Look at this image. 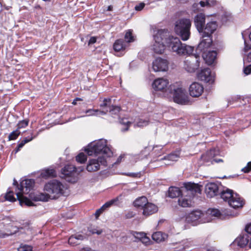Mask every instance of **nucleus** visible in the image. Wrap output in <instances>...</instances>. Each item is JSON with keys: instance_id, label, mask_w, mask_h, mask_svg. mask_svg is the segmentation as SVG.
<instances>
[{"instance_id": "nucleus-1", "label": "nucleus", "mask_w": 251, "mask_h": 251, "mask_svg": "<svg viewBox=\"0 0 251 251\" xmlns=\"http://www.w3.org/2000/svg\"><path fill=\"white\" fill-rule=\"evenodd\" d=\"M154 42L151 49L156 53H163L166 43L169 48L178 55H190L194 51V47L182 44L177 37L171 36L167 30L161 29L157 31L154 35Z\"/></svg>"}, {"instance_id": "nucleus-2", "label": "nucleus", "mask_w": 251, "mask_h": 251, "mask_svg": "<svg viewBox=\"0 0 251 251\" xmlns=\"http://www.w3.org/2000/svg\"><path fill=\"white\" fill-rule=\"evenodd\" d=\"M64 185L58 180L50 181L44 186L45 193L30 194V198L34 201H48L49 199H56L64 193Z\"/></svg>"}, {"instance_id": "nucleus-3", "label": "nucleus", "mask_w": 251, "mask_h": 251, "mask_svg": "<svg viewBox=\"0 0 251 251\" xmlns=\"http://www.w3.org/2000/svg\"><path fill=\"white\" fill-rule=\"evenodd\" d=\"M201 191L198 184L191 182L185 184V187L182 190L181 196L178 200V204L183 207L190 206L192 199L196 193H200Z\"/></svg>"}, {"instance_id": "nucleus-4", "label": "nucleus", "mask_w": 251, "mask_h": 251, "mask_svg": "<svg viewBox=\"0 0 251 251\" xmlns=\"http://www.w3.org/2000/svg\"><path fill=\"white\" fill-rule=\"evenodd\" d=\"M85 151L88 155H97L101 154V156L110 157L112 152L107 145L106 140L100 139L90 143L85 149Z\"/></svg>"}, {"instance_id": "nucleus-5", "label": "nucleus", "mask_w": 251, "mask_h": 251, "mask_svg": "<svg viewBox=\"0 0 251 251\" xmlns=\"http://www.w3.org/2000/svg\"><path fill=\"white\" fill-rule=\"evenodd\" d=\"M34 184V181L33 179H25L21 182L20 187L17 186L16 194L21 205L23 204L28 206L34 205L33 203L29 199L23 196L24 194L29 193Z\"/></svg>"}, {"instance_id": "nucleus-6", "label": "nucleus", "mask_w": 251, "mask_h": 251, "mask_svg": "<svg viewBox=\"0 0 251 251\" xmlns=\"http://www.w3.org/2000/svg\"><path fill=\"white\" fill-rule=\"evenodd\" d=\"M221 198L226 202L229 206L234 209H241L245 204L244 199L238 194L228 188H226L220 192Z\"/></svg>"}, {"instance_id": "nucleus-7", "label": "nucleus", "mask_w": 251, "mask_h": 251, "mask_svg": "<svg viewBox=\"0 0 251 251\" xmlns=\"http://www.w3.org/2000/svg\"><path fill=\"white\" fill-rule=\"evenodd\" d=\"M174 101L180 104H187L189 102L188 97L186 91L182 88L179 82H176L170 86Z\"/></svg>"}, {"instance_id": "nucleus-8", "label": "nucleus", "mask_w": 251, "mask_h": 251, "mask_svg": "<svg viewBox=\"0 0 251 251\" xmlns=\"http://www.w3.org/2000/svg\"><path fill=\"white\" fill-rule=\"evenodd\" d=\"M191 22L188 19H181L177 21L175 24V31L180 36L183 41L187 40L190 36Z\"/></svg>"}, {"instance_id": "nucleus-9", "label": "nucleus", "mask_w": 251, "mask_h": 251, "mask_svg": "<svg viewBox=\"0 0 251 251\" xmlns=\"http://www.w3.org/2000/svg\"><path fill=\"white\" fill-rule=\"evenodd\" d=\"M100 165L106 166V161L104 156H99L88 161L86 169L88 172H96L100 169Z\"/></svg>"}, {"instance_id": "nucleus-10", "label": "nucleus", "mask_w": 251, "mask_h": 251, "mask_svg": "<svg viewBox=\"0 0 251 251\" xmlns=\"http://www.w3.org/2000/svg\"><path fill=\"white\" fill-rule=\"evenodd\" d=\"M208 214L212 217L224 219L228 217H236L238 215L237 212L232 213L230 210L225 209L220 211L219 210L215 208L209 209L207 211Z\"/></svg>"}, {"instance_id": "nucleus-11", "label": "nucleus", "mask_w": 251, "mask_h": 251, "mask_svg": "<svg viewBox=\"0 0 251 251\" xmlns=\"http://www.w3.org/2000/svg\"><path fill=\"white\" fill-rule=\"evenodd\" d=\"M199 56L192 55L184 61V68L188 72H194L200 66Z\"/></svg>"}, {"instance_id": "nucleus-12", "label": "nucleus", "mask_w": 251, "mask_h": 251, "mask_svg": "<svg viewBox=\"0 0 251 251\" xmlns=\"http://www.w3.org/2000/svg\"><path fill=\"white\" fill-rule=\"evenodd\" d=\"M221 185L216 183H208L205 186V192L207 197L213 198L219 193Z\"/></svg>"}, {"instance_id": "nucleus-13", "label": "nucleus", "mask_w": 251, "mask_h": 251, "mask_svg": "<svg viewBox=\"0 0 251 251\" xmlns=\"http://www.w3.org/2000/svg\"><path fill=\"white\" fill-rule=\"evenodd\" d=\"M205 214L200 210H195L188 214L186 217V220L188 223H194L200 220V222H205L202 218Z\"/></svg>"}, {"instance_id": "nucleus-14", "label": "nucleus", "mask_w": 251, "mask_h": 251, "mask_svg": "<svg viewBox=\"0 0 251 251\" xmlns=\"http://www.w3.org/2000/svg\"><path fill=\"white\" fill-rule=\"evenodd\" d=\"M168 68V62L167 60L161 58H156L152 62V69L154 72H164Z\"/></svg>"}, {"instance_id": "nucleus-15", "label": "nucleus", "mask_w": 251, "mask_h": 251, "mask_svg": "<svg viewBox=\"0 0 251 251\" xmlns=\"http://www.w3.org/2000/svg\"><path fill=\"white\" fill-rule=\"evenodd\" d=\"M76 169L73 165H67L64 167L63 169H62V174L64 175V177H65V179H67V181L75 182L76 181V179L75 177H73V179H70V177H74L76 174Z\"/></svg>"}, {"instance_id": "nucleus-16", "label": "nucleus", "mask_w": 251, "mask_h": 251, "mask_svg": "<svg viewBox=\"0 0 251 251\" xmlns=\"http://www.w3.org/2000/svg\"><path fill=\"white\" fill-rule=\"evenodd\" d=\"M199 79L206 82L212 83L214 81V75L209 68L202 70L198 75Z\"/></svg>"}, {"instance_id": "nucleus-17", "label": "nucleus", "mask_w": 251, "mask_h": 251, "mask_svg": "<svg viewBox=\"0 0 251 251\" xmlns=\"http://www.w3.org/2000/svg\"><path fill=\"white\" fill-rule=\"evenodd\" d=\"M169 84V80L165 78H158L152 83L153 88L157 91H164Z\"/></svg>"}, {"instance_id": "nucleus-18", "label": "nucleus", "mask_w": 251, "mask_h": 251, "mask_svg": "<svg viewBox=\"0 0 251 251\" xmlns=\"http://www.w3.org/2000/svg\"><path fill=\"white\" fill-rule=\"evenodd\" d=\"M190 95L193 97H199L203 92L202 85L198 82L193 83L189 89Z\"/></svg>"}, {"instance_id": "nucleus-19", "label": "nucleus", "mask_w": 251, "mask_h": 251, "mask_svg": "<svg viewBox=\"0 0 251 251\" xmlns=\"http://www.w3.org/2000/svg\"><path fill=\"white\" fill-rule=\"evenodd\" d=\"M218 25L215 21H211L207 23L205 28L201 31V36H210L216 30Z\"/></svg>"}, {"instance_id": "nucleus-20", "label": "nucleus", "mask_w": 251, "mask_h": 251, "mask_svg": "<svg viewBox=\"0 0 251 251\" xmlns=\"http://www.w3.org/2000/svg\"><path fill=\"white\" fill-rule=\"evenodd\" d=\"M217 52L216 51H209L208 52H204L202 54V57L205 60L206 63L208 65L213 64L216 59Z\"/></svg>"}, {"instance_id": "nucleus-21", "label": "nucleus", "mask_w": 251, "mask_h": 251, "mask_svg": "<svg viewBox=\"0 0 251 251\" xmlns=\"http://www.w3.org/2000/svg\"><path fill=\"white\" fill-rule=\"evenodd\" d=\"M202 40L199 43L198 50L205 52V50L209 48L212 43V40L210 36H201Z\"/></svg>"}, {"instance_id": "nucleus-22", "label": "nucleus", "mask_w": 251, "mask_h": 251, "mask_svg": "<svg viewBox=\"0 0 251 251\" xmlns=\"http://www.w3.org/2000/svg\"><path fill=\"white\" fill-rule=\"evenodd\" d=\"M142 214L146 217L149 216L158 211V207L151 202H148V204L143 208Z\"/></svg>"}, {"instance_id": "nucleus-23", "label": "nucleus", "mask_w": 251, "mask_h": 251, "mask_svg": "<svg viewBox=\"0 0 251 251\" xmlns=\"http://www.w3.org/2000/svg\"><path fill=\"white\" fill-rule=\"evenodd\" d=\"M205 19V16L202 13L197 15L194 18V24L199 32L202 31Z\"/></svg>"}, {"instance_id": "nucleus-24", "label": "nucleus", "mask_w": 251, "mask_h": 251, "mask_svg": "<svg viewBox=\"0 0 251 251\" xmlns=\"http://www.w3.org/2000/svg\"><path fill=\"white\" fill-rule=\"evenodd\" d=\"M249 238L250 235L246 233H244L237 237L235 242L238 246L243 248L249 244Z\"/></svg>"}, {"instance_id": "nucleus-25", "label": "nucleus", "mask_w": 251, "mask_h": 251, "mask_svg": "<svg viewBox=\"0 0 251 251\" xmlns=\"http://www.w3.org/2000/svg\"><path fill=\"white\" fill-rule=\"evenodd\" d=\"M148 202V200L146 197L142 196L135 199L133 202V205L137 208L143 209Z\"/></svg>"}, {"instance_id": "nucleus-26", "label": "nucleus", "mask_w": 251, "mask_h": 251, "mask_svg": "<svg viewBox=\"0 0 251 251\" xmlns=\"http://www.w3.org/2000/svg\"><path fill=\"white\" fill-rule=\"evenodd\" d=\"M133 235L135 238L141 241L143 244L146 245L149 244L150 242V238L144 232H135Z\"/></svg>"}, {"instance_id": "nucleus-27", "label": "nucleus", "mask_w": 251, "mask_h": 251, "mask_svg": "<svg viewBox=\"0 0 251 251\" xmlns=\"http://www.w3.org/2000/svg\"><path fill=\"white\" fill-rule=\"evenodd\" d=\"M84 237L80 234L71 236L68 240V243L71 245L75 246L79 244V241L84 239Z\"/></svg>"}, {"instance_id": "nucleus-28", "label": "nucleus", "mask_w": 251, "mask_h": 251, "mask_svg": "<svg viewBox=\"0 0 251 251\" xmlns=\"http://www.w3.org/2000/svg\"><path fill=\"white\" fill-rule=\"evenodd\" d=\"M182 194V190L176 187H171L169 189L168 196L169 197L174 198L179 197Z\"/></svg>"}, {"instance_id": "nucleus-29", "label": "nucleus", "mask_w": 251, "mask_h": 251, "mask_svg": "<svg viewBox=\"0 0 251 251\" xmlns=\"http://www.w3.org/2000/svg\"><path fill=\"white\" fill-rule=\"evenodd\" d=\"M167 238L166 234L160 231L154 232L152 235V239L158 243L164 241Z\"/></svg>"}, {"instance_id": "nucleus-30", "label": "nucleus", "mask_w": 251, "mask_h": 251, "mask_svg": "<svg viewBox=\"0 0 251 251\" xmlns=\"http://www.w3.org/2000/svg\"><path fill=\"white\" fill-rule=\"evenodd\" d=\"M215 151L214 150H210L209 151L206 152L205 153L201 155V159L206 162H209L210 160V159H207V156L209 157L211 160L214 159L213 158L215 155Z\"/></svg>"}, {"instance_id": "nucleus-31", "label": "nucleus", "mask_w": 251, "mask_h": 251, "mask_svg": "<svg viewBox=\"0 0 251 251\" xmlns=\"http://www.w3.org/2000/svg\"><path fill=\"white\" fill-rule=\"evenodd\" d=\"M41 175L43 177L47 178L49 177L55 176L56 173L54 169H47L43 170L42 172Z\"/></svg>"}, {"instance_id": "nucleus-32", "label": "nucleus", "mask_w": 251, "mask_h": 251, "mask_svg": "<svg viewBox=\"0 0 251 251\" xmlns=\"http://www.w3.org/2000/svg\"><path fill=\"white\" fill-rule=\"evenodd\" d=\"M113 48L116 51H119L125 49V46L123 40L121 39L117 40L114 44Z\"/></svg>"}, {"instance_id": "nucleus-33", "label": "nucleus", "mask_w": 251, "mask_h": 251, "mask_svg": "<svg viewBox=\"0 0 251 251\" xmlns=\"http://www.w3.org/2000/svg\"><path fill=\"white\" fill-rule=\"evenodd\" d=\"M120 107L118 106L111 105L109 108V110L107 109L105 111H101L100 113L103 115H105L108 111H109L111 114H117L120 111Z\"/></svg>"}, {"instance_id": "nucleus-34", "label": "nucleus", "mask_w": 251, "mask_h": 251, "mask_svg": "<svg viewBox=\"0 0 251 251\" xmlns=\"http://www.w3.org/2000/svg\"><path fill=\"white\" fill-rule=\"evenodd\" d=\"M244 51L245 55L247 56L246 59L249 62H251V46L247 45L245 41Z\"/></svg>"}, {"instance_id": "nucleus-35", "label": "nucleus", "mask_w": 251, "mask_h": 251, "mask_svg": "<svg viewBox=\"0 0 251 251\" xmlns=\"http://www.w3.org/2000/svg\"><path fill=\"white\" fill-rule=\"evenodd\" d=\"M200 3L201 7L212 6L216 4L217 0H206L205 1H201Z\"/></svg>"}, {"instance_id": "nucleus-36", "label": "nucleus", "mask_w": 251, "mask_h": 251, "mask_svg": "<svg viewBox=\"0 0 251 251\" xmlns=\"http://www.w3.org/2000/svg\"><path fill=\"white\" fill-rule=\"evenodd\" d=\"M19 228L16 226H13L12 225L5 226L4 228L5 232H11V235L16 233L19 231Z\"/></svg>"}, {"instance_id": "nucleus-37", "label": "nucleus", "mask_w": 251, "mask_h": 251, "mask_svg": "<svg viewBox=\"0 0 251 251\" xmlns=\"http://www.w3.org/2000/svg\"><path fill=\"white\" fill-rule=\"evenodd\" d=\"M86 160H87V157L85 155V154L83 152L79 153L76 156V160L80 163H84Z\"/></svg>"}, {"instance_id": "nucleus-38", "label": "nucleus", "mask_w": 251, "mask_h": 251, "mask_svg": "<svg viewBox=\"0 0 251 251\" xmlns=\"http://www.w3.org/2000/svg\"><path fill=\"white\" fill-rule=\"evenodd\" d=\"M5 199L10 201H15L16 199L14 197L13 191H9L7 192L5 196Z\"/></svg>"}, {"instance_id": "nucleus-39", "label": "nucleus", "mask_w": 251, "mask_h": 251, "mask_svg": "<svg viewBox=\"0 0 251 251\" xmlns=\"http://www.w3.org/2000/svg\"><path fill=\"white\" fill-rule=\"evenodd\" d=\"M32 247L25 244H22L18 248V251H32Z\"/></svg>"}, {"instance_id": "nucleus-40", "label": "nucleus", "mask_w": 251, "mask_h": 251, "mask_svg": "<svg viewBox=\"0 0 251 251\" xmlns=\"http://www.w3.org/2000/svg\"><path fill=\"white\" fill-rule=\"evenodd\" d=\"M20 132L18 129H16L15 131H13L8 136V139L9 140H15L18 136L20 135Z\"/></svg>"}, {"instance_id": "nucleus-41", "label": "nucleus", "mask_w": 251, "mask_h": 251, "mask_svg": "<svg viewBox=\"0 0 251 251\" xmlns=\"http://www.w3.org/2000/svg\"><path fill=\"white\" fill-rule=\"evenodd\" d=\"M125 38L127 42H131L134 41V37L132 35V32L130 30L126 32Z\"/></svg>"}, {"instance_id": "nucleus-42", "label": "nucleus", "mask_w": 251, "mask_h": 251, "mask_svg": "<svg viewBox=\"0 0 251 251\" xmlns=\"http://www.w3.org/2000/svg\"><path fill=\"white\" fill-rule=\"evenodd\" d=\"M111 100L110 99H104L101 104H100V107H108L109 108L111 106Z\"/></svg>"}, {"instance_id": "nucleus-43", "label": "nucleus", "mask_w": 251, "mask_h": 251, "mask_svg": "<svg viewBox=\"0 0 251 251\" xmlns=\"http://www.w3.org/2000/svg\"><path fill=\"white\" fill-rule=\"evenodd\" d=\"M28 124V121L24 120L19 122L17 125V129H19L23 128H25Z\"/></svg>"}, {"instance_id": "nucleus-44", "label": "nucleus", "mask_w": 251, "mask_h": 251, "mask_svg": "<svg viewBox=\"0 0 251 251\" xmlns=\"http://www.w3.org/2000/svg\"><path fill=\"white\" fill-rule=\"evenodd\" d=\"M120 123L122 125L126 126V127L125 128H123L122 130L123 131H127L128 129V127L130 126V124H131V122L127 121L126 119H122Z\"/></svg>"}, {"instance_id": "nucleus-45", "label": "nucleus", "mask_w": 251, "mask_h": 251, "mask_svg": "<svg viewBox=\"0 0 251 251\" xmlns=\"http://www.w3.org/2000/svg\"><path fill=\"white\" fill-rule=\"evenodd\" d=\"M149 124V121L146 120L140 119L136 123V126L138 127H144L147 126Z\"/></svg>"}, {"instance_id": "nucleus-46", "label": "nucleus", "mask_w": 251, "mask_h": 251, "mask_svg": "<svg viewBox=\"0 0 251 251\" xmlns=\"http://www.w3.org/2000/svg\"><path fill=\"white\" fill-rule=\"evenodd\" d=\"M117 201H118L117 198L116 199L112 200L106 202L103 205L102 207L104 210H105L106 208L110 207L114 202H115Z\"/></svg>"}, {"instance_id": "nucleus-47", "label": "nucleus", "mask_w": 251, "mask_h": 251, "mask_svg": "<svg viewBox=\"0 0 251 251\" xmlns=\"http://www.w3.org/2000/svg\"><path fill=\"white\" fill-rule=\"evenodd\" d=\"M2 222L1 224L4 226H10L11 224V220L9 217H4L2 219Z\"/></svg>"}, {"instance_id": "nucleus-48", "label": "nucleus", "mask_w": 251, "mask_h": 251, "mask_svg": "<svg viewBox=\"0 0 251 251\" xmlns=\"http://www.w3.org/2000/svg\"><path fill=\"white\" fill-rule=\"evenodd\" d=\"M168 159L172 161H176L178 160L179 156L176 154L172 153L169 154L168 157Z\"/></svg>"}, {"instance_id": "nucleus-49", "label": "nucleus", "mask_w": 251, "mask_h": 251, "mask_svg": "<svg viewBox=\"0 0 251 251\" xmlns=\"http://www.w3.org/2000/svg\"><path fill=\"white\" fill-rule=\"evenodd\" d=\"M11 232H9V231H7V232H5L4 229L3 230L0 229V238H5L6 237L11 236Z\"/></svg>"}, {"instance_id": "nucleus-50", "label": "nucleus", "mask_w": 251, "mask_h": 251, "mask_svg": "<svg viewBox=\"0 0 251 251\" xmlns=\"http://www.w3.org/2000/svg\"><path fill=\"white\" fill-rule=\"evenodd\" d=\"M100 111L99 110L88 109L85 111V113L88 114L89 116H92L95 115L96 112H100Z\"/></svg>"}, {"instance_id": "nucleus-51", "label": "nucleus", "mask_w": 251, "mask_h": 251, "mask_svg": "<svg viewBox=\"0 0 251 251\" xmlns=\"http://www.w3.org/2000/svg\"><path fill=\"white\" fill-rule=\"evenodd\" d=\"M251 170V162H248L247 166L243 168L242 170L244 173H248L250 172V171Z\"/></svg>"}, {"instance_id": "nucleus-52", "label": "nucleus", "mask_w": 251, "mask_h": 251, "mask_svg": "<svg viewBox=\"0 0 251 251\" xmlns=\"http://www.w3.org/2000/svg\"><path fill=\"white\" fill-rule=\"evenodd\" d=\"M36 136H33V134L31 133V136H28L27 137L25 138L23 141V142L25 144L26 143L31 141L34 139Z\"/></svg>"}, {"instance_id": "nucleus-53", "label": "nucleus", "mask_w": 251, "mask_h": 251, "mask_svg": "<svg viewBox=\"0 0 251 251\" xmlns=\"http://www.w3.org/2000/svg\"><path fill=\"white\" fill-rule=\"evenodd\" d=\"M245 230L246 234H249L250 236H251V224H247L245 227Z\"/></svg>"}, {"instance_id": "nucleus-54", "label": "nucleus", "mask_w": 251, "mask_h": 251, "mask_svg": "<svg viewBox=\"0 0 251 251\" xmlns=\"http://www.w3.org/2000/svg\"><path fill=\"white\" fill-rule=\"evenodd\" d=\"M244 72L246 75L251 74V64L247 66L244 68Z\"/></svg>"}, {"instance_id": "nucleus-55", "label": "nucleus", "mask_w": 251, "mask_h": 251, "mask_svg": "<svg viewBox=\"0 0 251 251\" xmlns=\"http://www.w3.org/2000/svg\"><path fill=\"white\" fill-rule=\"evenodd\" d=\"M145 6V3L143 2L140 3L135 6V9L137 11H141L143 9Z\"/></svg>"}, {"instance_id": "nucleus-56", "label": "nucleus", "mask_w": 251, "mask_h": 251, "mask_svg": "<svg viewBox=\"0 0 251 251\" xmlns=\"http://www.w3.org/2000/svg\"><path fill=\"white\" fill-rule=\"evenodd\" d=\"M183 245L184 248H188L192 245V242L188 240H186L183 241Z\"/></svg>"}, {"instance_id": "nucleus-57", "label": "nucleus", "mask_w": 251, "mask_h": 251, "mask_svg": "<svg viewBox=\"0 0 251 251\" xmlns=\"http://www.w3.org/2000/svg\"><path fill=\"white\" fill-rule=\"evenodd\" d=\"M199 5H200V2L195 3L193 5L192 8L194 11L197 12L200 10Z\"/></svg>"}, {"instance_id": "nucleus-58", "label": "nucleus", "mask_w": 251, "mask_h": 251, "mask_svg": "<svg viewBox=\"0 0 251 251\" xmlns=\"http://www.w3.org/2000/svg\"><path fill=\"white\" fill-rule=\"evenodd\" d=\"M104 210L102 208V207L98 209L95 213L96 218H98Z\"/></svg>"}, {"instance_id": "nucleus-59", "label": "nucleus", "mask_w": 251, "mask_h": 251, "mask_svg": "<svg viewBox=\"0 0 251 251\" xmlns=\"http://www.w3.org/2000/svg\"><path fill=\"white\" fill-rule=\"evenodd\" d=\"M96 40H97V39L96 37H91V38L90 39V40L89 41L88 44L90 45V44H94L96 42Z\"/></svg>"}, {"instance_id": "nucleus-60", "label": "nucleus", "mask_w": 251, "mask_h": 251, "mask_svg": "<svg viewBox=\"0 0 251 251\" xmlns=\"http://www.w3.org/2000/svg\"><path fill=\"white\" fill-rule=\"evenodd\" d=\"M25 145V144L23 142V141H22L18 145L17 151L22 148Z\"/></svg>"}, {"instance_id": "nucleus-61", "label": "nucleus", "mask_w": 251, "mask_h": 251, "mask_svg": "<svg viewBox=\"0 0 251 251\" xmlns=\"http://www.w3.org/2000/svg\"><path fill=\"white\" fill-rule=\"evenodd\" d=\"M91 232L93 234L97 233V234L99 235L102 233V230H96V229H93L91 231Z\"/></svg>"}, {"instance_id": "nucleus-62", "label": "nucleus", "mask_w": 251, "mask_h": 251, "mask_svg": "<svg viewBox=\"0 0 251 251\" xmlns=\"http://www.w3.org/2000/svg\"><path fill=\"white\" fill-rule=\"evenodd\" d=\"M126 216L127 218H130L134 216V214L132 212H129L126 214Z\"/></svg>"}, {"instance_id": "nucleus-63", "label": "nucleus", "mask_w": 251, "mask_h": 251, "mask_svg": "<svg viewBox=\"0 0 251 251\" xmlns=\"http://www.w3.org/2000/svg\"><path fill=\"white\" fill-rule=\"evenodd\" d=\"M125 175L126 176H131V177H135L136 176V174H134V173H127V174L125 173Z\"/></svg>"}, {"instance_id": "nucleus-64", "label": "nucleus", "mask_w": 251, "mask_h": 251, "mask_svg": "<svg viewBox=\"0 0 251 251\" xmlns=\"http://www.w3.org/2000/svg\"><path fill=\"white\" fill-rule=\"evenodd\" d=\"M122 158H123V156L122 155L120 156L118 158L117 160V161H116V162L115 163H120L121 161Z\"/></svg>"}]
</instances>
